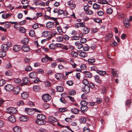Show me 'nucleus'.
<instances>
[{
	"label": "nucleus",
	"instance_id": "obj_1",
	"mask_svg": "<svg viewBox=\"0 0 132 132\" xmlns=\"http://www.w3.org/2000/svg\"><path fill=\"white\" fill-rule=\"evenodd\" d=\"M37 119L36 120V123L39 125H43L46 123L45 120L46 117L42 114H38L37 116Z\"/></svg>",
	"mask_w": 132,
	"mask_h": 132
},
{
	"label": "nucleus",
	"instance_id": "obj_2",
	"mask_svg": "<svg viewBox=\"0 0 132 132\" xmlns=\"http://www.w3.org/2000/svg\"><path fill=\"white\" fill-rule=\"evenodd\" d=\"M42 98L44 102H47L50 100L51 97L49 94H46L42 95Z\"/></svg>",
	"mask_w": 132,
	"mask_h": 132
},
{
	"label": "nucleus",
	"instance_id": "obj_3",
	"mask_svg": "<svg viewBox=\"0 0 132 132\" xmlns=\"http://www.w3.org/2000/svg\"><path fill=\"white\" fill-rule=\"evenodd\" d=\"M45 57L42 59V61L43 62L46 63L48 61H53L52 58L48 56L47 54H45Z\"/></svg>",
	"mask_w": 132,
	"mask_h": 132
},
{
	"label": "nucleus",
	"instance_id": "obj_4",
	"mask_svg": "<svg viewBox=\"0 0 132 132\" xmlns=\"http://www.w3.org/2000/svg\"><path fill=\"white\" fill-rule=\"evenodd\" d=\"M4 88L6 91L11 92L13 89V87L11 84H8L5 86Z\"/></svg>",
	"mask_w": 132,
	"mask_h": 132
},
{
	"label": "nucleus",
	"instance_id": "obj_5",
	"mask_svg": "<svg viewBox=\"0 0 132 132\" xmlns=\"http://www.w3.org/2000/svg\"><path fill=\"white\" fill-rule=\"evenodd\" d=\"M13 92L15 94H18L20 92L21 89L20 86H17L13 88Z\"/></svg>",
	"mask_w": 132,
	"mask_h": 132
},
{
	"label": "nucleus",
	"instance_id": "obj_6",
	"mask_svg": "<svg viewBox=\"0 0 132 132\" xmlns=\"http://www.w3.org/2000/svg\"><path fill=\"white\" fill-rule=\"evenodd\" d=\"M17 111L15 108L11 107L8 109L7 112L11 114H14Z\"/></svg>",
	"mask_w": 132,
	"mask_h": 132
},
{
	"label": "nucleus",
	"instance_id": "obj_7",
	"mask_svg": "<svg viewBox=\"0 0 132 132\" xmlns=\"http://www.w3.org/2000/svg\"><path fill=\"white\" fill-rule=\"evenodd\" d=\"M26 112L29 115H31L34 113V109L26 108L25 109Z\"/></svg>",
	"mask_w": 132,
	"mask_h": 132
},
{
	"label": "nucleus",
	"instance_id": "obj_8",
	"mask_svg": "<svg viewBox=\"0 0 132 132\" xmlns=\"http://www.w3.org/2000/svg\"><path fill=\"white\" fill-rule=\"evenodd\" d=\"M82 89V91L86 93H87L90 92V87L87 85L83 87Z\"/></svg>",
	"mask_w": 132,
	"mask_h": 132
},
{
	"label": "nucleus",
	"instance_id": "obj_9",
	"mask_svg": "<svg viewBox=\"0 0 132 132\" xmlns=\"http://www.w3.org/2000/svg\"><path fill=\"white\" fill-rule=\"evenodd\" d=\"M95 81L97 83L100 84L101 82V80L98 75H96L94 76Z\"/></svg>",
	"mask_w": 132,
	"mask_h": 132
},
{
	"label": "nucleus",
	"instance_id": "obj_10",
	"mask_svg": "<svg viewBox=\"0 0 132 132\" xmlns=\"http://www.w3.org/2000/svg\"><path fill=\"white\" fill-rule=\"evenodd\" d=\"M123 22L124 26L126 27H128L129 26L130 23H129V20L127 18H124L123 20Z\"/></svg>",
	"mask_w": 132,
	"mask_h": 132
},
{
	"label": "nucleus",
	"instance_id": "obj_11",
	"mask_svg": "<svg viewBox=\"0 0 132 132\" xmlns=\"http://www.w3.org/2000/svg\"><path fill=\"white\" fill-rule=\"evenodd\" d=\"M22 50L25 52H28L30 50V48L28 45H23L22 48Z\"/></svg>",
	"mask_w": 132,
	"mask_h": 132
},
{
	"label": "nucleus",
	"instance_id": "obj_12",
	"mask_svg": "<svg viewBox=\"0 0 132 132\" xmlns=\"http://www.w3.org/2000/svg\"><path fill=\"white\" fill-rule=\"evenodd\" d=\"M29 78L28 77H24L22 79V81L24 83H22L21 84V86H22L23 85V84L24 85H26L27 84V83L29 82Z\"/></svg>",
	"mask_w": 132,
	"mask_h": 132
},
{
	"label": "nucleus",
	"instance_id": "obj_13",
	"mask_svg": "<svg viewBox=\"0 0 132 132\" xmlns=\"http://www.w3.org/2000/svg\"><path fill=\"white\" fill-rule=\"evenodd\" d=\"M55 77L57 80H59L60 79H62L64 77L63 75L61 73H57L55 75Z\"/></svg>",
	"mask_w": 132,
	"mask_h": 132
},
{
	"label": "nucleus",
	"instance_id": "obj_14",
	"mask_svg": "<svg viewBox=\"0 0 132 132\" xmlns=\"http://www.w3.org/2000/svg\"><path fill=\"white\" fill-rule=\"evenodd\" d=\"M54 25V23L53 22H49L46 24V26L47 28H50L53 27Z\"/></svg>",
	"mask_w": 132,
	"mask_h": 132
},
{
	"label": "nucleus",
	"instance_id": "obj_15",
	"mask_svg": "<svg viewBox=\"0 0 132 132\" xmlns=\"http://www.w3.org/2000/svg\"><path fill=\"white\" fill-rule=\"evenodd\" d=\"M29 96V93L28 92H24L21 94V97L24 99L27 98Z\"/></svg>",
	"mask_w": 132,
	"mask_h": 132
},
{
	"label": "nucleus",
	"instance_id": "obj_16",
	"mask_svg": "<svg viewBox=\"0 0 132 132\" xmlns=\"http://www.w3.org/2000/svg\"><path fill=\"white\" fill-rule=\"evenodd\" d=\"M48 119L49 121L54 122L57 121V119L55 117L52 116H50L48 118Z\"/></svg>",
	"mask_w": 132,
	"mask_h": 132
},
{
	"label": "nucleus",
	"instance_id": "obj_17",
	"mask_svg": "<svg viewBox=\"0 0 132 132\" xmlns=\"http://www.w3.org/2000/svg\"><path fill=\"white\" fill-rule=\"evenodd\" d=\"M85 23L84 22H80L76 23L75 25V27L76 28H79V27H84Z\"/></svg>",
	"mask_w": 132,
	"mask_h": 132
},
{
	"label": "nucleus",
	"instance_id": "obj_18",
	"mask_svg": "<svg viewBox=\"0 0 132 132\" xmlns=\"http://www.w3.org/2000/svg\"><path fill=\"white\" fill-rule=\"evenodd\" d=\"M37 76V74L36 72L32 71L29 74V77L31 78H35Z\"/></svg>",
	"mask_w": 132,
	"mask_h": 132
},
{
	"label": "nucleus",
	"instance_id": "obj_19",
	"mask_svg": "<svg viewBox=\"0 0 132 132\" xmlns=\"http://www.w3.org/2000/svg\"><path fill=\"white\" fill-rule=\"evenodd\" d=\"M21 49L19 45H15L13 47V50L15 52H17L20 51Z\"/></svg>",
	"mask_w": 132,
	"mask_h": 132
},
{
	"label": "nucleus",
	"instance_id": "obj_20",
	"mask_svg": "<svg viewBox=\"0 0 132 132\" xmlns=\"http://www.w3.org/2000/svg\"><path fill=\"white\" fill-rule=\"evenodd\" d=\"M28 120V118L25 116H22L19 118V120L21 121H25Z\"/></svg>",
	"mask_w": 132,
	"mask_h": 132
},
{
	"label": "nucleus",
	"instance_id": "obj_21",
	"mask_svg": "<svg viewBox=\"0 0 132 132\" xmlns=\"http://www.w3.org/2000/svg\"><path fill=\"white\" fill-rule=\"evenodd\" d=\"M82 73H85L86 77L88 78H90L92 77V73L89 71H85Z\"/></svg>",
	"mask_w": 132,
	"mask_h": 132
},
{
	"label": "nucleus",
	"instance_id": "obj_22",
	"mask_svg": "<svg viewBox=\"0 0 132 132\" xmlns=\"http://www.w3.org/2000/svg\"><path fill=\"white\" fill-rule=\"evenodd\" d=\"M2 50L5 52L7 51L8 50L7 45L6 44H4L2 45L1 46Z\"/></svg>",
	"mask_w": 132,
	"mask_h": 132
},
{
	"label": "nucleus",
	"instance_id": "obj_23",
	"mask_svg": "<svg viewBox=\"0 0 132 132\" xmlns=\"http://www.w3.org/2000/svg\"><path fill=\"white\" fill-rule=\"evenodd\" d=\"M9 120L11 122H14L15 121V119L13 115L10 116L8 118Z\"/></svg>",
	"mask_w": 132,
	"mask_h": 132
},
{
	"label": "nucleus",
	"instance_id": "obj_24",
	"mask_svg": "<svg viewBox=\"0 0 132 132\" xmlns=\"http://www.w3.org/2000/svg\"><path fill=\"white\" fill-rule=\"evenodd\" d=\"M75 44L77 46V48L79 49L83 47L82 44L78 41L76 42Z\"/></svg>",
	"mask_w": 132,
	"mask_h": 132
},
{
	"label": "nucleus",
	"instance_id": "obj_25",
	"mask_svg": "<svg viewBox=\"0 0 132 132\" xmlns=\"http://www.w3.org/2000/svg\"><path fill=\"white\" fill-rule=\"evenodd\" d=\"M71 112L74 114H77L78 113L79 110L76 108H72L71 109Z\"/></svg>",
	"mask_w": 132,
	"mask_h": 132
},
{
	"label": "nucleus",
	"instance_id": "obj_26",
	"mask_svg": "<svg viewBox=\"0 0 132 132\" xmlns=\"http://www.w3.org/2000/svg\"><path fill=\"white\" fill-rule=\"evenodd\" d=\"M29 40V39L28 38H25L22 39L21 42L23 44H27L28 43Z\"/></svg>",
	"mask_w": 132,
	"mask_h": 132
},
{
	"label": "nucleus",
	"instance_id": "obj_27",
	"mask_svg": "<svg viewBox=\"0 0 132 132\" xmlns=\"http://www.w3.org/2000/svg\"><path fill=\"white\" fill-rule=\"evenodd\" d=\"M89 29L87 27H84L83 32L85 34H87L89 31Z\"/></svg>",
	"mask_w": 132,
	"mask_h": 132
},
{
	"label": "nucleus",
	"instance_id": "obj_28",
	"mask_svg": "<svg viewBox=\"0 0 132 132\" xmlns=\"http://www.w3.org/2000/svg\"><path fill=\"white\" fill-rule=\"evenodd\" d=\"M13 130L14 132H20L21 129L18 126H15L13 128Z\"/></svg>",
	"mask_w": 132,
	"mask_h": 132
},
{
	"label": "nucleus",
	"instance_id": "obj_29",
	"mask_svg": "<svg viewBox=\"0 0 132 132\" xmlns=\"http://www.w3.org/2000/svg\"><path fill=\"white\" fill-rule=\"evenodd\" d=\"M93 7L95 9H98L100 7V5L98 4L95 3L93 5Z\"/></svg>",
	"mask_w": 132,
	"mask_h": 132
},
{
	"label": "nucleus",
	"instance_id": "obj_30",
	"mask_svg": "<svg viewBox=\"0 0 132 132\" xmlns=\"http://www.w3.org/2000/svg\"><path fill=\"white\" fill-rule=\"evenodd\" d=\"M50 32L48 31H43L42 34L43 36L45 37L48 36L50 35Z\"/></svg>",
	"mask_w": 132,
	"mask_h": 132
},
{
	"label": "nucleus",
	"instance_id": "obj_31",
	"mask_svg": "<svg viewBox=\"0 0 132 132\" xmlns=\"http://www.w3.org/2000/svg\"><path fill=\"white\" fill-rule=\"evenodd\" d=\"M87 55L88 54L87 53L84 52L80 53L79 54L80 56L83 57H85L87 56Z\"/></svg>",
	"mask_w": 132,
	"mask_h": 132
},
{
	"label": "nucleus",
	"instance_id": "obj_32",
	"mask_svg": "<svg viewBox=\"0 0 132 132\" xmlns=\"http://www.w3.org/2000/svg\"><path fill=\"white\" fill-rule=\"evenodd\" d=\"M57 91L62 92L63 91V88L62 87L59 86H58L56 89Z\"/></svg>",
	"mask_w": 132,
	"mask_h": 132
},
{
	"label": "nucleus",
	"instance_id": "obj_33",
	"mask_svg": "<svg viewBox=\"0 0 132 132\" xmlns=\"http://www.w3.org/2000/svg\"><path fill=\"white\" fill-rule=\"evenodd\" d=\"M6 53L5 51H2L0 52V57H4L6 55Z\"/></svg>",
	"mask_w": 132,
	"mask_h": 132
},
{
	"label": "nucleus",
	"instance_id": "obj_34",
	"mask_svg": "<svg viewBox=\"0 0 132 132\" xmlns=\"http://www.w3.org/2000/svg\"><path fill=\"white\" fill-rule=\"evenodd\" d=\"M80 104L81 106H87L88 104V103L84 100L81 101Z\"/></svg>",
	"mask_w": 132,
	"mask_h": 132
},
{
	"label": "nucleus",
	"instance_id": "obj_35",
	"mask_svg": "<svg viewBox=\"0 0 132 132\" xmlns=\"http://www.w3.org/2000/svg\"><path fill=\"white\" fill-rule=\"evenodd\" d=\"M97 73H98L100 76H103L106 73V72L105 71H103L99 70L97 71Z\"/></svg>",
	"mask_w": 132,
	"mask_h": 132
},
{
	"label": "nucleus",
	"instance_id": "obj_36",
	"mask_svg": "<svg viewBox=\"0 0 132 132\" xmlns=\"http://www.w3.org/2000/svg\"><path fill=\"white\" fill-rule=\"evenodd\" d=\"M88 108L87 106H81V110L83 111H86L88 109Z\"/></svg>",
	"mask_w": 132,
	"mask_h": 132
},
{
	"label": "nucleus",
	"instance_id": "obj_37",
	"mask_svg": "<svg viewBox=\"0 0 132 132\" xmlns=\"http://www.w3.org/2000/svg\"><path fill=\"white\" fill-rule=\"evenodd\" d=\"M29 35L32 37L35 36V33L34 31L33 30H30L29 33Z\"/></svg>",
	"mask_w": 132,
	"mask_h": 132
},
{
	"label": "nucleus",
	"instance_id": "obj_38",
	"mask_svg": "<svg viewBox=\"0 0 132 132\" xmlns=\"http://www.w3.org/2000/svg\"><path fill=\"white\" fill-rule=\"evenodd\" d=\"M71 56L74 57H76L78 55V54L76 52L72 51L71 53Z\"/></svg>",
	"mask_w": 132,
	"mask_h": 132
},
{
	"label": "nucleus",
	"instance_id": "obj_39",
	"mask_svg": "<svg viewBox=\"0 0 132 132\" xmlns=\"http://www.w3.org/2000/svg\"><path fill=\"white\" fill-rule=\"evenodd\" d=\"M40 87L39 86L35 85L33 87V89L35 91H37L40 89Z\"/></svg>",
	"mask_w": 132,
	"mask_h": 132
},
{
	"label": "nucleus",
	"instance_id": "obj_40",
	"mask_svg": "<svg viewBox=\"0 0 132 132\" xmlns=\"http://www.w3.org/2000/svg\"><path fill=\"white\" fill-rule=\"evenodd\" d=\"M31 67L30 66H28L26 67L25 68V70L28 71H29L32 70Z\"/></svg>",
	"mask_w": 132,
	"mask_h": 132
},
{
	"label": "nucleus",
	"instance_id": "obj_41",
	"mask_svg": "<svg viewBox=\"0 0 132 132\" xmlns=\"http://www.w3.org/2000/svg\"><path fill=\"white\" fill-rule=\"evenodd\" d=\"M86 121V119L83 117L79 119V121L81 123H84Z\"/></svg>",
	"mask_w": 132,
	"mask_h": 132
},
{
	"label": "nucleus",
	"instance_id": "obj_42",
	"mask_svg": "<svg viewBox=\"0 0 132 132\" xmlns=\"http://www.w3.org/2000/svg\"><path fill=\"white\" fill-rule=\"evenodd\" d=\"M67 110L68 109L66 108H63L59 109V111L61 112H63L65 111H67Z\"/></svg>",
	"mask_w": 132,
	"mask_h": 132
},
{
	"label": "nucleus",
	"instance_id": "obj_43",
	"mask_svg": "<svg viewBox=\"0 0 132 132\" xmlns=\"http://www.w3.org/2000/svg\"><path fill=\"white\" fill-rule=\"evenodd\" d=\"M91 69L92 70L96 71V72H97V71L98 70V68L95 65H94L93 66L91 67Z\"/></svg>",
	"mask_w": 132,
	"mask_h": 132
},
{
	"label": "nucleus",
	"instance_id": "obj_44",
	"mask_svg": "<svg viewBox=\"0 0 132 132\" xmlns=\"http://www.w3.org/2000/svg\"><path fill=\"white\" fill-rule=\"evenodd\" d=\"M112 74L114 76H117L118 75L116 71L114 70L113 69H112L111 70Z\"/></svg>",
	"mask_w": 132,
	"mask_h": 132
},
{
	"label": "nucleus",
	"instance_id": "obj_45",
	"mask_svg": "<svg viewBox=\"0 0 132 132\" xmlns=\"http://www.w3.org/2000/svg\"><path fill=\"white\" fill-rule=\"evenodd\" d=\"M60 101L62 103L64 104H66L67 103V101L65 100L64 98L63 97H61L60 99Z\"/></svg>",
	"mask_w": 132,
	"mask_h": 132
},
{
	"label": "nucleus",
	"instance_id": "obj_46",
	"mask_svg": "<svg viewBox=\"0 0 132 132\" xmlns=\"http://www.w3.org/2000/svg\"><path fill=\"white\" fill-rule=\"evenodd\" d=\"M58 15H62V14H63V15L65 16L67 14H65V13L62 10H60L59 11V12H58Z\"/></svg>",
	"mask_w": 132,
	"mask_h": 132
},
{
	"label": "nucleus",
	"instance_id": "obj_47",
	"mask_svg": "<svg viewBox=\"0 0 132 132\" xmlns=\"http://www.w3.org/2000/svg\"><path fill=\"white\" fill-rule=\"evenodd\" d=\"M88 62L89 64H92V63L94 62L95 61V59H88Z\"/></svg>",
	"mask_w": 132,
	"mask_h": 132
},
{
	"label": "nucleus",
	"instance_id": "obj_48",
	"mask_svg": "<svg viewBox=\"0 0 132 132\" xmlns=\"http://www.w3.org/2000/svg\"><path fill=\"white\" fill-rule=\"evenodd\" d=\"M6 81L3 79H1L0 80V86H3L5 84Z\"/></svg>",
	"mask_w": 132,
	"mask_h": 132
},
{
	"label": "nucleus",
	"instance_id": "obj_49",
	"mask_svg": "<svg viewBox=\"0 0 132 132\" xmlns=\"http://www.w3.org/2000/svg\"><path fill=\"white\" fill-rule=\"evenodd\" d=\"M113 12V10L110 8H108L106 11V13L108 14H110Z\"/></svg>",
	"mask_w": 132,
	"mask_h": 132
},
{
	"label": "nucleus",
	"instance_id": "obj_50",
	"mask_svg": "<svg viewBox=\"0 0 132 132\" xmlns=\"http://www.w3.org/2000/svg\"><path fill=\"white\" fill-rule=\"evenodd\" d=\"M94 21L98 23H101L102 22V21L100 19L95 18Z\"/></svg>",
	"mask_w": 132,
	"mask_h": 132
},
{
	"label": "nucleus",
	"instance_id": "obj_51",
	"mask_svg": "<svg viewBox=\"0 0 132 132\" xmlns=\"http://www.w3.org/2000/svg\"><path fill=\"white\" fill-rule=\"evenodd\" d=\"M56 46V44L53 43L50 44L49 46V47L51 49H54Z\"/></svg>",
	"mask_w": 132,
	"mask_h": 132
},
{
	"label": "nucleus",
	"instance_id": "obj_52",
	"mask_svg": "<svg viewBox=\"0 0 132 132\" xmlns=\"http://www.w3.org/2000/svg\"><path fill=\"white\" fill-rule=\"evenodd\" d=\"M32 28L35 29L38 27V26L37 23H35L32 26Z\"/></svg>",
	"mask_w": 132,
	"mask_h": 132
},
{
	"label": "nucleus",
	"instance_id": "obj_53",
	"mask_svg": "<svg viewBox=\"0 0 132 132\" xmlns=\"http://www.w3.org/2000/svg\"><path fill=\"white\" fill-rule=\"evenodd\" d=\"M82 83L85 85V86L87 85L89 83V82L86 79H84L83 80Z\"/></svg>",
	"mask_w": 132,
	"mask_h": 132
},
{
	"label": "nucleus",
	"instance_id": "obj_54",
	"mask_svg": "<svg viewBox=\"0 0 132 132\" xmlns=\"http://www.w3.org/2000/svg\"><path fill=\"white\" fill-rule=\"evenodd\" d=\"M63 37L62 36H59L57 37V40L58 42H62L63 40Z\"/></svg>",
	"mask_w": 132,
	"mask_h": 132
},
{
	"label": "nucleus",
	"instance_id": "obj_55",
	"mask_svg": "<svg viewBox=\"0 0 132 132\" xmlns=\"http://www.w3.org/2000/svg\"><path fill=\"white\" fill-rule=\"evenodd\" d=\"M131 101L130 100H127L126 103V105L128 106H129V105L131 104Z\"/></svg>",
	"mask_w": 132,
	"mask_h": 132
},
{
	"label": "nucleus",
	"instance_id": "obj_56",
	"mask_svg": "<svg viewBox=\"0 0 132 132\" xmlns=\"http://www.w3.org/2000/svg\"><path fill=\"white\" fill-rule=\"evenodd\" d=\"M87 40L86 38H82L80 40V42L81 43H85L86 42Z\"/></svg>",
	"mask_w": 132,
	"mask_h": 132
},
{
	"label": "nucleus",
	"instance_id": "obj_57",
	"mask_svg": "<svg viewBox=\"0 0 132 132\" xmlns=\"http://www.w3.org/2000/svg\"><path fill=\"white\" fill-rule=\"evenodd\" d=\"M97 14L100 16H102L104 14V12L102 11H100L97 12Z\"/></svg>",
	"mask_w": 132,
	"mask_h": 132
},
{
	"label": "nucleus",
	"instance_id": "obj_58",
	"mask_svg": "<svg viewBox=\"0 0 132 132\" xmlns=\"http://www.w3.org/2000/svg\"><path fill=\"white\" fill-rule=\"evenodd\" d=\"M86 13L87 14L91 15L93 14V12L89 9L88 11H86Z\"/></svg>",
	"mask_w": 132,
	"mask_h": 132
},
{
	"label": "nucleus",
	"instance_id": "obj_59",
	"mask_svg": "<svg viewBox=\"0 0 132 132\" xmlns=\"http://www.w3.org/2000/svg\"><path fill=\"white\" fill-rule=\"evenodd\" d=\"M66 83L69 86H71L73 84V82L72 80L69 81L67 82Z\"/></svg>",
	"mask_w": 132,
	"mask_h": 132
},
{
	"label": "nucleus",
	"instance_id": "obj_60",
	"mask_svg": "<svg viewBox=\"0 0 132 132\" xmlns=\"http://www.w3.org/2000/svg\"><path fill=\"white\" fill-rule=\"evenodd\" d=\"M90 130L89 128L87 127H85L83 129L84 132H89Z\"/></svg>",
	"mask_w": 132,
	"mask_h": 132
},
{
	"label": "nucleus",
	"instance_id": "obj_61",
	"mask_svg": "<svg viewBox=\"0 0 132 132\" xmlns=\"http://www.w3.org/2000/svg\"><path fill=\"white\" fill-rule=\"evenodd\" d=\"M89 6L88 5H85L84 6V10L86 11V12L89 9Z\"/></svg>",
	"mask_w": 132,
	"mask_h": 132
},
{
	"label": "nucleus",
	"instance_id": "obj_62",
	"mask_svg": "<svg viewBox=\"0 0 132 132\" xmlns=\"http://www.w3.org/2000/svg\"><path fill=\"white\" fill-rule=\"evenodd\" d=\"M76 92L75 90H72L70 91L69 94L71 95H73L75 94Z\"/></svg>",
	"mask_w": 132,
	"mask_h": 132
},
{
	"label": "nucleus",
	"instance_id": "obj_63",
	"mask_svg": "<svg viewBox=\"0 0 132 132\" xmlns=\"http://www.w3.org/2000/svg\"><path fill=\"white\" fill-rule=\"evenodd\" d=\"M63 39H64L66 40H69V37L67 35H65L63 36Z\"/></svg>",
	"mask_w": 132,
	"mask_h": 132
},
{
	"label": "nucleus",
	"instance_id": "obj_64",
	"mask_svg": "<svg viewBox=\"0 0 132 132\" xmlns=\"http://www.w3.org/2000/svg\"><path fill=\"white\" fill-rule=\"evenodd\" d=\"M39 131L40 132H48L47 130L43 128H40Z\"/></svg>",
	"mask_w": 132,
	"mask_h": 132
}]
</instances>
